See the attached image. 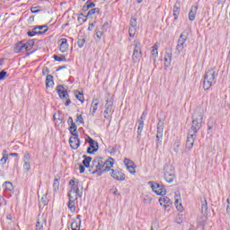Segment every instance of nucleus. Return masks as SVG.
Returning <instances> with one entry per match:
<instances>
[{"instance_id":"f257e3e1","label":"nucleus","mask_w":230,"mask_h":230,"mask_svg":"<svg viewBox=\"0 0 230 230\" xmlns=\"http://www.w3.org/2000/svg\"><path fill=\"white\" fill-rule=\"evenodd\" d=\"M114 166V159L112 157L108 158V160L103 162V157L97 156L92 162V166L89 172L93 175L97 173V177H102L103 173L111 172V168Z\"/></svg>"},{"instance_id":"f03ea898","label":"nucleus","mask_w":230,"mask_h":230,"mask_svg":"<svg viewBox=\"0 0 230 230\" xmlns=\"http://www.w3.org/2000/svg\"><path fill=\"white\" fill-rule=\"evenodd\" d=\"M204 120V109L198 107L196 108L192 115V124L189 133L190 134H199V130L202 128V121Z\"/></svg>"},{"instance_id":"7ed1b4c3","label":"nucleus","mask_w":230,"mask_h":230,"mask_svg":"<svg viewBox=\"0 0 230 230\" xmlns=\"http://www.w3.org/2000/svg\"><path fill=\"white\" fill-rule=\"evenodd\" d=\"M217 76H218V73H217L215 66L211 67L205 73L203 80V89L205 91H209V89H211L213 84H215Z\"/></svg>"},{"instance_id":"20e7f679","label":"nucleus","mask_w":230,"mask_h":230,"mask_svg":"<svg viewBox=\"0 0 230 230\" xmlns=\"http://www.w3.org/2000/svg\"><path fill=\"white\" fill-rule=\"evenodd\" d=\"M164 175L166 182L172 184V182L175 181V169L173 168V165L165 164L164 167Z\"/></svg>"},{"instance_id":"39448f33","label":"nucleus","mask_w":230,"mask_h":230,"mask_svg":"<svg viewBox=\"0 0 230 230\" xmlns=\"http://www.w3.org/2000/svg\"><path fill=\"white\" fill-rule=\"evenodd\" d=\"M49 30V27H48V25H36L31 31H27V35L28 37H35V35H44V33H46Z\"/></svg>"},{"instance_id":"423d86ee","label":"nucleus","mask_w":230,"mask_h":230,"mask_svg":"<svg viewBox=\"0 0 230 230\" xmlns=\"http://www.w3.org/2000/svg\"><path fill=\"white\" fill-rule=\"evenodd\" d=\"M163 132H164V121L159 119L156 130V147L163 145Z\"/></svg>"},{"instance_id":"0eeeda50","label":"nucleus","mask_w":230,"mask_h":230,"mask_svg":"<svg viewBox=\"0 0 230 230\" xmlns=\"http://www.w3.org/2000/svg\"><path fill=\"white\" fill-rule=\"evenodd\" d=\"M86 141L89 144V146L86 150L87 154H90V155H93V154H96V152H98L100 148V145L98 144V142L93 139V137H91L90 136H87Z\"/></svg>"},{"instance_id":"6e6552de","label":"nucleus","mask_w":230,"mask_h":230,"mask_svg":"<svg viewBox=\"0 0 230 230\" xmlns=\"http://www.w3.org/2000/svg\"><path fill=\"white\" fill-rule=\"evenodd\" d=\"M148 184L150 185L154 193L160 195L161 197H164L166 195V188L164 185H161L155 181H149Z\"/></svg>"},{"instance_id":"1a4fd4ad","label":"nucleus","mask_w":230,"mask_h":230,"mask_svg":"<svg viewBox=\"0 0 230 230\" xmlns=\"http://www.w3.org/2000/svg\"><path fill=\"white\" fill-rule=\"evenodd\" d=\"M105 111H104V118L105 119H112V112H114V110L112 107H114V102L112 99L106 100L105 103Z\"/></svg>"},{"instance_id":"9d476101","label":"nucleus","mask_w":230,"mask_h":230,"mask_svg":"<svg viewBox=\"0 0 230 230\" xmlns=\"http://www.w3.org/2000/svg\"><path fill=\"white\" fill-rule=\"evenodd\" d=\"M186 40H188V32L183 31L180 35V38L178 40V44L176 46V49L178 53H181V51L186 48Z\"/></svg>"},{"instance_id":"9b49d317","label":"nucleus","mask_w":230,"mask_h":230,"mask_svg":"<svg viewBox=\"0 0 230 230\" xmlns=\"http://www.w3.org/2000/svg\"><path fill=\"white\" fill-rule=\"evenodd\" d=\"M69 184L71 186L70 193H73V195H80V181L73 178L70 180Z\"/></svg>"},{"instance_id":"f8f14e48","label":"nucleus","mask_w":230,"mask_h":230,"mask_svg":"<svg viewBox=\"0 0 230 230\" xmlns=\"http://www.w3.org/2000/svg\"><path fill=\"white\" fill-rule=\"evenodd\" d=\"M110 172H111V177H112V179L115 181H123L127 179V175H125V173L119 170H114L111 168Z\"/></svg>"},{"instance_id":"ddd939ff","label":"nucleus","mask_w":230,"mask_h":230,"mask_svg":"<svg viewBox=\"0 0 230 230\" xmlns=\"http://www.w3.org/2000/svg\"><path fill=\"white\" fill-rule=\"evenodd\" d=\"M2 188L5 195H7L8 197H12V195H13V191L15 189L13 188V184L11 181L4 182Z\"/></svg>"},{"instance_id":"4468645a","label":"nucleus","mask_w":230,"mask_h":230,"mask_svg":"<svg viewBox=\"0 0 230 230\" xmlns=\"http://www.w3.org/2000/svg\"><path fill=\"white\" fill-rule=\"evenodd\" d=\"M195 139H197V135L194 133H188L187 140H186V149L191 150L193 148V145H195Z\"/></svg>"},{"instance_id":"2eb2a0df","label":"nucleus","mask_w":230,"mask_h":230,"mask_svg":"<svg viewBox=\"0 0 230 230\" xmlns=\"http://www.w3.org/2000/svg\"><path fill=\"white\" fill-rule=\"evenodd\" d=\"M56 92L58 93L59 98L61 100H66L69 98V93H67V89L64 88V85L58 84L56 88Z\"/></svg>"},{"instance_id":"dca6fc26","label":"nucleus","mask_w":230,"mask_h":230,"mask_svg":"<svg viewBox=\"0 0 230 230\" xmlns=\"http://www.w3.org/2000/svg\"><path fill=\"white\" fill-rule=\"evenodd\" d=\"M124 164L129 173H136V164L134 163V161L130 160L129 158H125Z\"/></svg>"},{"instance_id":"f3484780","label":"nucleus","mask_w":230,"mask_h":230,"mask_svg":"<svg viewBox=\"0 0 230 230\" xmlns=\"http://www.w3.org/2000/svg\"><path fill=\"white\" fill-rule=\"evenodd\" d=\"M48 224L46 217L44 216L40 217V214L38 216V220L36 222V230H44V226Z\"/></svg>"},{"instance_id":"a211bd4d","label":"nucleus","mask_w":230,"mask_h":230,"mask_svg":"<svg viewBox=\"0 0 230 230\" xmlns=\"http://www.w3.org/2000/svg\"><path fill=\"white\" fill-rule=\"evenodd\" d=\"M82 226V216L77 215L75 219H73L70 227L72 230H80Z\"/></svg>"},{"instance_id":"6ab92c4d","label":"nucleus","mask_w":230,"mask_h":230,"mask_svg":"<svg viewBox=\"0 0 230 230\" xmlns=\"http://www.w3.org/2000/svg\"><path fill=\"white\" fill-rule=\"evenodd\" d=\"M69 145L73 150H78L80 146V138H78V136L70 137Z\"/></svg>"},{"instance_id":"aec40b11","label":"nucleus","mask_w":230,"mask_h":230,"mask_svg":"<svg viewBox=\"0 0 230 230\" xmlns=\"http://www.w3.org/2000/svg\"><path fill=\"white\" fill-rule=\"evenodd\" d=\"M181 14V2L178 0L173 5L172 8V15L174 17V21L179 19V15Z\"/></svg>"},{"instance_id":"412c9836","label":"nucleus","mask_w":230,"mask_h":230,"mask_svg":"<svg viewBox=\"0 0 230 230\" xmlns=\"http://www.w3.org/2000/svg\"><path fill=\"white\" fill-rule=\"evenodd\" d=\"M13 51H14V53H24V51H27L24 42H22V41L17 42L14 45Z\"/></svg>"},{"instance_id":"4be33fe9","label":"nucleus","mask_w":230,"mask_h":230,"mask_svg":"<svg viewBox=\"0 0 230 230\" xmlns=\"http://www.w3.org/2000/svg\"><path fill=\"white\" fill-rule=\"evenodd\" d=\"M59 50L61 53H66L69 50V44H67V39L62 38L60 40Z\"/></svg>"},{"instance_id":"5701e85b","label":"nucleus","mask_w":230,"mask_h":230,"mask_svg":"<svg viewBox=\"0 0 230 230\" xmlns=\"http://www.w3.org/2000/svg\"><path fill=\"white\" fill-rule=\"evenodd\" d=\"M198 10H199V6L197 5H192L190 7V10L189 12V21H190V22H193V21H195V18L197 17Z\"/></svg>"},{"instance_id":"b1692460","label":"nucleus","mask_w":230,"mask_h":230,"mask_svg":"<svg viewBox=\"0 0 230 230\" xmlns=\"http://www.w3.org/2000/svg\"><path fill=\"white\" fill-rule=\"evenodd\" d=\"M142 57H143V52L141 50H133V55H132L133 64H137V62L141 60Z\"/></svg>"},{"instance_id":"393cba45","label":"nucleus","mask_w":230,"mask_h":230,"mask_svg":"<svg viewBox=\"0 0 230 230\" xmlns=\"http://www.w3.org/2000/svg\"><path fill=\"white\" fill-rule=\"evenodd\" d=\"M98 105H100V101L98 100V98H93L90 108V112H92V116H94V113H96V111H98Z\"/></svg>"},{"instance_id":"a878e982","label":"nucleus","mask_w":230,"mask_h":230,"mask_svg":"<svg viewBox=\"0 0 230 230\" xmlns=\"http://www.w3.org/2000/svg\"><path fill=\"white\" fill-rule=\"evenodd\" d=\"M172 50H166L164 55V66L170 67L172 64Z\"/></svg>"},{"instance_id":"bb28decb","label":"nucleus","mask_w":230,"mask_h":230,"mask_svg":"<svg viewBox=\"0 0 230 230\" xmlns=\"http://www.w3.org/2000/svg\"><path fill=\"white\" fill-rule=\"evenodd\" d=\"M39 206L40 209H44V208H46V206H48V193L44 194L40 202H39Z\"/></svg>"},{"instance_id":"cd10ccee","label":"nucleus","mask_w":230,"mask_h":230,"mask_svg":"<svg viewBox=\"0 0 230 230\" xmlns=\"http://www.w3.org/2000/svg\"><path fill=\"white\" fill-rule=\"evenodd\" d=\"M76 200V197H70V199L68 201V209L74 213V211H76V206L75 205V201Z\"/></svg>"},{"instance_id":"c85d7f7f","label":"nucleus","mask_w":230,"mask_h":230,"mask_svg":"<svg viewBox=\"0 0 230 230\" xmlns=\"http://www.w3.org/2000/svg\"><path fill=\"white\" fill-rule=\"evenodd\" d=\"M68 130L71 134V136H78V127L76 126V123L70 124V127L68 128Z\"/></svg>"},{"instance_id":"c756f323","label":"nucleus","mask_w":230,"mask_h":230,"mask_svg":"<svg viewBox=\"0 0 230 230\" xmlns=\"http://www.w3.org/2000/svg\"><path fill=\"white\" fill-rule=\"evenodd\" d=\"M83 159V164L85 166V168H91V161H93V157L84 155Z\"/></svg>"},{"instance_id":"7c9ffc66","label":"nucleus","mask_w":230,"mask_h":230,"mask_svg":"<svg viewBox=\"0 0 230 230\" xmlns=\"http://www.w3.org/2000/svg\"><path fill=\"white\" fill-rule=\"evenodd\" d=\"M45 82L47 89L49 87H53V85H55V81L53 80V75H47Z\"/></svg>"},{"instance_id":"2f4dec72","label":"nucleus","mask_w":230,"mask_h":230,"mask_svg":"<svg viewBox=\"0 0 230 230\" xmlns=\"http://www.w3.org/2000/svg\"><path fill=\"white\" fill-rule=\"evenodd\" d=\"M157 49H159V43H155L154 46L152 47L151 51V55H153L155 58H157L159 57V51H157Z\"/></svg>"},{"instance_id":"473e14b6","label":"nucleus","mask_w":230,"mask_h":230,"mask_svg":"<svg viewBox=\"0 0 230 230\" xmlns=\"http://www.w3.org/2000/svg\"><path fill=\"white\" fill-rule=\"evenodd\" d=\"M159 202L161 204V206H163V202L164 205V208H168V206H170V204H172V199H170V198L168 197H164V198H160L159 199Z\"/></svg>"},{"instance_id":"72a5a7b5","label":"nucleus","mask_w":230,"mask_h":230,"mask_svg":"<svg viewBox=\"0 0 230 230\" xmlns=\"http://www.w3.org/2000/svg\"><path fill=\"white\" fill-rule=\"evenodd\" d=\"M144 127H145V123H143V121L138 122L137 137V139H138V141L141 139V132H143Z\"/></svg>"},{"instance_id":"f704fd0d","label":"nucleus","mask_w":230,"mask_h":230,"mask_svg":"<svg viewBox=\"0 0 230 230\" xmlns=\"http://www.w3.org/2000/svg\"><path fill=\"white\" fill-rule=\"evenodd\" d=\"M201 213L206 215L208 213V200L205 199L201 204Z\"/></svg>"},{"instance_id":"c9c22d12","label":"nucleus","mask_w":230,"mask_h":230,"mask_svg":"<svg viewBox=\"0 0 230 230\" xmlns=\"http://www.w3.org/2000/svg\"><path fill=\"white\" fill-rule=\"evenodd\" d=\"M54 60H56V62H67V58H66V56L61 55H54L53 56Z\"/></svg>"},{"instance_id":"e433bc0d","label":"nucleus","mask_w":230,"mask_h":230,"mask_svg":"<svg viewBox=\"0 0 230 230\" xmlns=\"http://www.w3.org/2000/svg\"><path fill=\"white\" fill-rule=\"evenodd\" d=\"M6 150L3 151V157L0 159V163H2L3 165L6 164V162L8 161V154H6Z\"/></svg>"},{"instance_id":"4c0bfd02","label":"nucleus","mask_w":230,"mask_h":230,"mask_svg":"<svg viewBox=\"0 0 230 230\" xmlns=\"http://www.w3.org/2000/svg\"><path fill=\"white\" fill-rule=\"evenodd\" d=\"M75 98L81 102V103H84V102L85 101L84 98V93L78 92V91H75Z\"/></svg>"},{"instance_id":"58836bf2","label":"nucleus","mask_w":230,"mask_h":230,"mask_svg":"<svg viewBox=\"0 0 230 230\" xmlns=\"http://www.w3.org/2000/svg\"><path fill=\"white\" fill-rule=\"evenodd\" d=\"M31 155L26 151L23 155V163H31Z\"/></svg>"},{"instance_id":"ea45409f","label":"nucleus","mask_w":230,"mask_h":230,"mask_svg":"<svg viewBox=\"0 0 230 230\" xmlns=\"http://www.w3.org/2000/svg\"><path fill=\"white\" fill-rule=\"evenodd\" d=\"M58 188H60V181H58V179L56 178L53 183L54 193H57V191H58Z\"/></svg>"},{"instance_id":"a19ab883","label":"nucleus","mask_w":230,"mask_h":230,"mask_svg":"<svg viewBox=\"0 0 230 230\" xmlns=\"http://www.w3.org/2000/svg\"><path fill=\"white\" fill-rule=\"evenodd\" d=\"M129 27L137 28V18L132 16L129 21Z\"/></svg>"},{"instance_id":"79ce46f5","label":"nucleus","mask_w":230,"mask_h":230,"mask_svg":"<svg viewBox=\"0 0 230 230\" xmlns=\"http://www.w3.org/2000/svg\"><path fill=\"white\" fill-rule=\"evenodd\" d=\"M94 13H100V8L91 9L84 17H91V15H94Z\"/></svg>"},{"instance_id":"37998d69","label":"nucleus","mask_w":230,"mask_h":230,"mask_svg":"<svg viewBox=\"0 0 230 230\" xmlns=\"http://www.w3.org/2000/svg\"><path fill=\"white\" fill-rule=\"evenodd\" d=\"M23 170L28 173L31 170V162H23Z\"/></svg>"},{"instance_id":"c03bdc74","label":"nucleus","mask_w":230,"mask_h":230,"mask_svg":"<svg viewBox=\"0 0 230 230\" xmlns=\"http://www.w3.org/2000/svg\"><path fill=\"white\" fill-rule=\"evenodd\" d=\"M24 45H25V49L29 51V49H31V48L35 46V41L33 40H31L27 43H24Z\"/></svg>"},{"instance_id":"a18cd8bd","label":"nucleus","mask_w":230,"mask_h":230,"mask_svg":"<svg viewBox=\"0 0 230 230\" xmlns=\"http://www.w3.org/2000/svg\"><path fill=\"white\" fill-rule=\"evenodd\" d=\"M136 31H137V27H129L128 29V35L129 37H136Z\"/></svg>"},{"instance_id":"49530a36","label":"nucleus","mask_w":230,"mask_h":230,"mask_svg":"<svg viewBox=\"0 0 230 230\" xmlns=\"http://www.w3.org/2000/svg\"><path fill=\"white\" fill-rule=\"evenodd\" d=\"M134 51H141V42L139 40H134Z\"/></svg>"},{"instance_id":"de8ad7c7","label":"nucleus","mask_w":230,"mask_h":230,"mask_svg":"<svg viewBox=\"0 0 230 230\" xmlns=\"http://www.w3.org/2000/svg\"><path fill=\"white\" fill-rule=\"evenodd\" d=\"M78 22H87V17L84 15V13H80L79 16L77 17Z\"/></svg>"},{"instance_id":"09e8293b","label":"nucleus","mask_w":230,"mask_h":230,"mask_svg":"<svg viewBox=\"0 0 230 230\" xmlns=\"http://www.w3.org/2000/svg\"><path fill=\"white\" fill-rule=\"evenodd\" d=\"M95 35L97 37V40L100 41V40H102V37L103 35V32H102V31H100V29L97 28L95 30Z\"/></svg>"},{"instance_id":"8fccbe9b","label":"nucleus","mask_w":230,"mask_h":230,"mask_svg":"<svg viewBox=\"0 0 230 230\" xmlns=\"http://www.w3.org/2000/svg\"><path fill=\"white\" fill-rule=\"evenodd\" d=\"M89 10H91V4H89V0H87L82 8V12H89Z\"/></svg>"},{"instance_id":"3c124183","label":"nucleus","mask_w":230,"mask_h":230,"mask_svg":"<svg viewBox=\"0 0 230 230\" xmlns=\"http://www.w3.org/2000/svg\"><path fill=\"white\" fill-rule=\"evenodd\" d=\"M85 44V39L84 38H78V40H77V45H78V48H82L83 46H84Z\"/></svg>"},{"instance_id":"603ef678","label":"nucleus","mask_w":230,"mask_h":230,"mask_svg":"<svg viewBox=\"0 0 230 230\" xmlns=\"http://www.w3.org/2000/svg\"><path fill=\"white\" fill-rule=\"evenodd\" d=\"M146 111H144L140 117V119H138V123H141V121L142 123H145V119H146Z\"/></svg>"},{"instance_id":"864d4df0","label":"nucleus","mask_w":230,"mask_h":230,"mask_svg":"<svg viewBox=\"0 0 230 230\" xmlns=\"http://www.w3.org/2000/svg\"><path fill=\"white\" fill-rule=\"evenodd\" d=\"M75 123H80L81 125H84V117H82V115H77Z\"/></svg>"},{"instance_id":"5fc2aeb1","label":"nucleus","mask_w":230,"mask_h":230,"mask_svg":"<svg viewBox=\"0 0 230 230\" xmlns=\"http://www.w3.org/2000/svg\"><path fill=\"white\" fill-rule=\"evenodd\" d=\"M175 206L178 211H182V204H179V199H175Z\"/></svg>"},{"instance_id":"6e6d98bb","label":"nucleus","mask_w":230,"mask_h":230,"mask_svg":"<svg viewBox=\"0 0 230 230\" xmlns=\"http://www.w3.org/2000/svg\"><path fill=\"white\" fill-rule=\"evenodd\" d=\"M38 8H40V6H34V7H31V13H39V12H40V9H38Z\"/></svg>"},{"instance_id":"4d7b16f0","label":"nucleus","mask_w":230,"mask_h":230,"mask_svg":"<svg viewBox=\"0 0 230 230\" xmlns=\"http://www.w3.org/2000/svg\"><path fill=\"white\" fill-rule=\"evenodd\" d=\"M68 197H69V200H71V197H75V198H76V200H78V197H82V194L75 195V194H73V192H71V191L69 190V191H68Z\"/></svg>"},{"instance_id":"13d9d810","label":"nucleus","mask_w":230,"mask_h":230,"mask_svg":"<svg viewBox=\"0 0 230 230\" xmlns=\"http://www.w3.org/2000/svg\"><path fill=\"white\" fill-rule=\"evenodd\" d=\"M42 75H43V76H46V75H47V76H48V75H49V68L44 67V68L42 69Z\"/></svg>"},{"instance_id":"bf43d9fd","label":"nucleus","mask_w":230,"mask_h":230,"mask_svg":"<svg viewBox=\"0 0 230 230\" xmlns=\"http://www.w3.org/2000/svg\"><path fill=\"white\" fill-rule=\"evenodd\" d=\"M226 202H227L226 213L227 215H230V199L229 198L226 199Z\"/></svg>"},{"instance_id":"052dcab7","label":"nucleus","mask_w":230,"mask_h":230,"mask_svg":"<svg viewBox=\"0 0 230 230\" xmlns=\"http://www.w3.org/2000/svg\"><path fill=\"white\" fill-rule=\"evenodd\" d=\"M7 73L4 70L0 72V80H3L6 76Z\"/></svg>"},{"instance_id":"680f3d73","label":"nucleus","mask_w":230,"mask_h":230,"mask_svg":"<svg viewBox=\"0 0 230 230\" xmlns=\"http://www.w3.org/2000/svg\"><path fill=\"white\" fill-rule=\"evenodd\" d=\"M79 172L80 173L85 172V166L84 164H79Z\"/></svg>"},{"instance_id":"e2e57ef3","label":"nucleus","mask_w":230,"mask_h":230,"mask_svg":"<svg viewBox=\"0 0 230 230\" xmlns=\"http://www.w3.org/2000/svg\"><path fill=\"white\" fill-rule=\"evenodd\" d=\"M94 30V23H90L88 26V31H93Z\"/></svg>"},{"instance_id":"0e129e2a","label":"nucleus","mask_w":230,"mask_h":230,"mask_svg":"<svg viewBox=\"0 0 230 230\" xmlns=\"http://www.w3.org/2000/svg\"><path fill=\"white\" fill-rule=\"evenodd\" d=\"M66 68H67V66L64 65V66H58L56 71H62V69H66Z\"/></svg>"},{"instance_id":"69168bd1","label":"nucleus","mask_w":230,"mask_h":230,"mask_svg":"<svg viewBox=\"0 0 230 230\" xmlns=\"http://www.w3.org/2000/svg\"><path fill=\"white\" fill-rule=\"evenodd\" d=\"M69 105H71V99H69V97L66 99V102H65V106L66 107H69Z\"/></svg>"},{"instance_id":"338daca9","label":"nucleus","mask_w":230,"mask_h":230,"mask_svg":"<svg viewBox=\"0 0 230 230\" xmlns=\"http://www.w3.org/2000/svg\"><path fill=\"white\" fill-rule=\"evenodd\" d=\"M73 123H75V121H73V117H69L67 119V125H71Z\"/></svg>"},{"instance_id":"774afa93","label":"nucleus","mask_w":230,"mask_h":230,"mask_svg":"<svg viewBox=\"0 0 230 230\" xmlns=\"http://www.w3.org/2000/svg\"><path fill=\"white\" fill-rule=\"evenodd\" d=\"M11 156V157H19V154H17V153H10L9 155H8V156Z\"/></svg>"}]
</instances>
